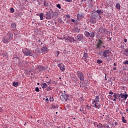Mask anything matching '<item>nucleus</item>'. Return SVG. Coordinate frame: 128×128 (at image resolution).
Returning <instances> with one entry per match:
<instances>
[{
  "label": "nucleus",
  "mask_w": 128,
  "mask_h": 128,
  "mask_svg": "<svg viewBox=\"0 0 128 128\" xmlns=\"http://www.w3.org/2000/svg\"><path fill=\"white\" fill-rule=\"evenodd\" d=\"M14 38V34L11 32H8L6 35H5L3 38H2V42L4 44H8Z\"/></svg>",
  "instance_id": "nucleus-1"
},
{
  "label": "nucleus",
  "mask_w": 128,
  "mask_h": 128,
  "mask_svg": "<svg viewBox=\"0 0 128 128\" xmlns=\"http://www.w3.org/2000/svg\"><path fill=\"white\" fill-rule=\"evenodd\" d=\"M100 102V96H96L94 100L92 101V104L93 105V108H100L102 106Z\"/></svg>",
  "instance_id": "nucleus-2"
},
{
  "label": "nucleus",
  "mask_w": 128,
  "mask_h": 128,
  "mask_svg": "<svg viewBox=\"0 0 128 128\" xmlns=\"http://www.w3.org/2000/svg\"><path fill=\"white\" fill-rule=\"evenodd\" d=\"M110 54H112V52L109 50H106L100 52V56L104 58H110Z\"/></svg>",
  "instance_id": "nucleus-3"
},
{
  "label": "nucleus",
  "mask_w": 128,
  "mask_h": 128,
  "mask_svg": "<svg viewBox=\"0 0 128 128\" xmlns=\"http://www.w3.org/2000/svg\"><path fill=\"white\" fill-rule=\"evenodd\" d=\"M22 52L24 56H32L34 54V52H32V50H28V48L22 49Z\"/></svg>",
  "instance_id": "nucleus-4"
},
{
  "label": "nucleus",
  "mask_w": 128,
  "mask_h": 128,
  "mask_svg": "<svg viewBox=\"0 0 128 128\" xmlns=\"http://www.w3.org/2000/svg\"><path fill=\"white\" fill-rule=\"evenodd\" d=\"M76 76L81 82H84V75L82 74V72L78 71L76 72Z\"/></svg>",
  "instance_id": "nucleus-5"
},
{
  "label": "nucleus",
  "mask_w": 128,
  "mask_h": 128,
  "mask_svg": "<svg viewBox=\"0 0 128 128\" xmlns=\"http://www.w3.org/2000/svg\"><path fill=\"white\" fill-rule=\"evenodd\" d=\"M76 40L78 42H84V34H78L76 37Z\"/></svg>",
  "instance_id": "nucleus-6"
},
{
  "label": "nucleus",
  "mask_w": 128,
  "mask_h": 128,
  "mask_svg": "<svg viewBox=\"0 0 128 128\" xmlns=\"http://www.w3.org/2000/svg\"><path fill=\"white\" fill-rule=\"evenodd\" d=\"M64 38L66 40V42H74V38L68 35H64Z\"/></svg>",
  "instance_id": "nucleus-7"
},
{
  "label": "nucleus",
  "mask_w": 128,
  "mask_h": 128,
  "mask_svg": "<svg viewBox=\"0 0 128 128\" xmlns=\"http://www.w3.org/2000/svg\"><path fill=\"white\" fill-rule=\"evenodd\" d=\"M124 94H121V98H119V100H120V102H122V100H126V98H128V94H126V92H124Z\"/></svg>",
  "instance_id": "nucleus-8"
},
{
  "label": "nucleus",
  "mask_w": 128,
  "mask_h": 128,
  "mask_svg": "<svg viewBox=\"0 0 128 128\" xmlns=\"http://www.w3.org/2000/svg\"><path fill=\"white\" fill-rule=\"evenodd\" d=\"M61 96H62V98L65 100L66 102H67V100H70V96L64 93H62Z\"/></svg>",
  "instance_id": "nucleus-9"
},
{
  "label": "nucleus",
  "mask_w": 128,
  "mask_h": 128,
  "mask_svg": "<svg viewBox=\"0 0 128 128\" xmlns=\"http://www.w3.org/2000/svg\"><path fill=\"white\" fill-rule=\"evenodd\" d=\"M58 67L62 72H64V70H66V66H64V64H59Z\"/></svg>",
  "instance_id": "nucleus-10"
},
{
  "label": "nucleus",
  "mask_w": 128,
  "mask_h": 128,
  "mask_svg": "<svg viewBox=\"0 0 128 128\" xmlns=\"http://www.w3.org/2000/svg\"><path fill=\"white\" fill-rule=\"evenodd\" d=\"M40 52H48V49L46 46H43L41 48Z\"/></svg>",
  "instance_id": "nucleus-11"
},
{
  "label": "nucleus",
  "mask_w": 128,
  "mask_h": 128,
  "mask_svg": "<svg viewBox=\"0 0 128 128\" xmlns=\"http://www.w3.org/2000/svg\"><path fill=\"white\" fill-rule=\"evenodd\" d=\"M102 41L100 40H98V42L97 44H96V48H100V46H102Z\"/></svg>",
  "instance_id": "nucleus-12"
},
{
  "label": "nucleus",
  "mask_w": 128,
  "mask_h": 128,
  "mask_svg": "<svg viewBox=\"0 0 128 128\" xmlns=\"http://www.w3.org/2000/svg\"><path fill=\"white\" fill-rule=\"evenodd\" d=\"M46 20H50V18H52V14L48 12L46 14Z\"/></svg>",
  "instance_id": "nucleus-13"
},
{
  "label": "nucleus",
  "mask_w": 128,
  "mask_h": 128,
  "mask_svg": "<svg viewBox=\"0 0 128 128\" xmlns=\"http://www.w3.org/2000/svg\"><path fill=\"white\" fill-rule=\"evenodd\" d=\"M98 32L100 34H104L106 32V28H100L98 29Z\"/></svg>",
  "instance_id": "nucleus-14"
},
{
  "label": "nucleus",
  "mask_w": 128,
  "mask_h": 128,
  "mask_svg": "<svg viewBox=\"0 0 128 128\" xmlns=\"http://www.w3.org/2000/svg\"><path fill=\"white\" fill-rule=\"evenodd\" d=\"M96 36V32L94 31H92V32L90 33V38H94Z\"/></svg>",
  "instance_id": "nucleus-15"
},
{
  "label": "nucleus",
  "mask_w": 128,
  "mask_h": 128,
  "mask_svg": "<svg viewBox=\"0 0 128 128\" xmlns=\"http://www.w3.org/2000/svg\"><path fill=\"white\" fill-rule=\"evenodd\" d=\"M42 88H46L48 87V84L46 83H42L40 84Z\"/></svg>",
  "instance_id": "nucleus-16"
},
{
  "label": "nucleus",
  "mask_w": 128,
  "mask_h": 128,
  "mask_svg": "<svg viewBox=\"0 0 128 128\" xmlns=\"http://www.w3.org/2000/svg\"><path fill=\"white\" fill-rule=\"evenodd\" d=\"M38 68L40 70H44L45 68L43 66H38Z\"/></svg>",
  "instance_id": "nucleus-17"
},
{
  "label": "nucleus",
  "mask_w": 128,
  "mask_h": 128,
  "mask_svg": "<svg viewBox=\"0 0 128 128\" xmlns=\"http://www.w3.org/2000/svg\"><path fill=\"white\" fill-rule=\"evenodd\" d=\"M11 28H13V30H16V25L15 23H12L11 24Z\"/></svg>",
  "instance_id": "nucleus-18"
},
{
  "label": "nucleus",
  "mask_w": 128,
  "mask_h": 128,
  "mask_svg": "<svg viewBox=\"0 0 128 128\" xmlns=\"http://www.w3.org/2000/svg\"><path fill=\"white\" fill-rule=\"evenodd\" d=\"M13 86H15L16 88V86H18V82H13L12 83Z\"/></svg>",
  "instance_id": "nucleus-19"
},
{
  "label": "nucleus",
  "mask_w": 128,
  "mask_h": 128,
  "mask_svg": "<svg viewBox=\"0 0 128 128\" xmlns=\"http://www.w3.org/2000/svg\"><path fill=\"white\" fill-rule=\"evenodd\" d=\"M39 16L40 17V20H44V14L42 13H40L39 14Z\"/></svg>",
  "instance_id": "nucleus-20"
},
{
  "label": "nucleus",
  "mask_w": 128,
  "mask_h": 128,
  "mask_svg": "<svg viewBox=\"0 0 128 128\" xmlns=\"http://www.w3.org/2000/svg\"><path fill=\"white\" fill-rule=\"evenodd\" d=\"M80 30L78 28H74V32H80Z\"/></svg>",
  "instance_id": "nucleus-21"
},
{
  "label": "nucleus",
  "mask_w": 128,
  "mask_h": 128,
  "mask_svg": "<svg viewBox=\"0 0 128 128\" xmlns=\"http://www.w3.org/2000/svg\"><path fill=\"white\" fill-rule=\"evenodd\" d=\"M90 32H88V31H86L85 32H84V36H88H88H90Z\"/></svg>",
  "instance_id": "nucleus-22"
},
{
  "label": "nucleus",
  "mask_w": 128,
  "mask_h": 128,
  "mask_svg": "<svg viewBox=\"0 0 128 128\" xmlns=\"http://www.w3.org/2000/svg\"><path fill=\"white\" fill-rule=\"evenodd\" d=\"M88 53L84 54L83 58H88Z\"/></svg>",
  "instance_id": "nucleus-23"
},
{
  "label": "nucleus",
  "mask_w": 128,
  "mask_h": 128,
  "mask_svg": "<svg viewBox=\"0 0 128 128\" xmlns=\"http://www.w3.org/2000/svg\"><path fill=\"white\" fill-rule=\"evenodd\" d=\"M124 54H125L126 56H128V48L125 49V52H124Z\"/></svg>",
  "instance_id": "nucleus-24"
},
{
  "label": "nucleus",
  "mask_w": 128,
  "mask_h": 128,
  "mask_svg": "<svg viewBox=\"0 0 128 128\" xmlns=\"http://www.w3.org/2000/svg\"><path fill=\"white\" fill-rule=\"evenodd\" d=\"M116 8L117 10H120V4H116Z\"/></svg>",
  "instance_id": "nucleus-25"
},
{
  "label": "nucleus",
  "mask_w": 128,
  "mask_h": 128,
  "mask_svg": "<svg viewBox=\"0 0 128 128\" xmlns=\"http://www.w3.org/2000/svg\"><path fill=\"white\" fill-rule=\"evenodd\" d=\"M122 122H124V124H126V120L124 119V116L122 117Z\"/></svg>",
  "instance_id": "nucleus-26"
},
{
  "label": "nucleus",
  "mask_w": 128,
  "mask_h": 128,
  "mask_svg": "<svg viewBox=\"0 0 128 128\" xmlns=\"http://www.w3.org/2000/svg\"><path fill=\"white\" fill-rule=\"evenodd\" d=\"M96 62L97 64H100L102 62V60H98L96 61Z\"/></svg>",
  "instance_id": "nucleus-27"
},
{
  "label": "nucleus",
  "mask_w": 128,
  "mask_h": 128,
  "mask_svg": "<svg viewBox=\"0 0 128 128\" xmlns=\"http://www.w3.org/2000/svg\"><path fill=\"white\" fill-rule=\"evenodd\" d=\"M35 90L36 92H40V88H38V87H36L35 88Z\"/></svg>",
  "instance_id": "nucleus-28"
},
{
  "label": "nucleus",
  "mask_w": 128,
  "mask_h": 128,
  "mask_svg": "<svg viewBox=\"0 0 128 128\" xmlns=\"http://www.w3.org/2000/svg\"><path fill=\"white\" fill-rule=\"evenodd\" d=\"M114 98L118 99V94H114L113 95Z\"/></svg>",
  "instance_id": "nucleus-29"
},
{
  "label": "nucleus",
  "mask_w": 128,
  "mask_h": 128,
  "mask_svg": "<svg viewBox=\"0 0 128 128\" xmlns=\"http://www.w3.org/2000/svg\"><path fill=\"white\" fill-rule=\"evenodd\" d=\"M46 90H48V92H49V90H52V88L48 87V88H47Z\"/></svg>",
  "instance_id": "nucleus-30"
},
{
  "label": "nucleus",
  "mask_w": 128,
  "mask_h": 128,
  "mask_svg": "<svg viewBox=\"0 0 128 128\" xmlns=\"http://www.w3.org/2000/svg\"><path fill=\"white\" fill-rule=\"evenodd\" d=\"M123 64H128V61L125 60L124 62H122Z\"/></svg>",
  "instance_id": "nucleus-31"
},
{
  "label": "nucleus",
  "mask_w": 128,
  "mask_h": 128,
  "mask_svg": "<svg viewBox=\"0 0 128 128\" xmlns=\"http://www.w3.org/2000/svg\"><path fill=\"white\" fill-rule=\"evenodd\" d=\"M104 128H110V126L108 124H104Z\"/></svg>",
  "instance_id": "nucleus-32"
},
{
  "label": "nucleus",
  "mask_w": 128,
  "mask_h": 128,
  "mask_svg": "<svg viewBox=\"0 0 128 128\" xmlns=\"http://www.w3.org/2000/svg\"><path fill=\"white\" fill-rule=\"evenodd\" d=\"M56 6H57V8H60V9L62 8V6H60V4H58L56 5Z\"/></svg>",
  "instance_id": "nucleus-33"
},
{
  "label": "nucleus",
  "mask_w": 128,
  "mask_h": 128,
  "mask_svg": "<svg viewBox=\"0 0 128 128\" xmlns=\"http://www.w3.org/2000/svg\"><path fill=\"white\" fill-rule=\"evenodd\" d=\"M64 0V2H72V0Z\"/></svg>",
  "instance_id": "nucleus-34"
},
{
  "label": "nucleus",
  "mask_w": 128,
  "mask_h": 128,
  "mask_svg": "<svg viewBox=\"0 0 128 128\" xmlns=\"http://www.w3.org/2000/svg\"><path fill=\"white\" fill-rule=\"evenodd\" d=\"M10 12H14V8H10Z\"/></svg>",
  "instance_id": "nucleus-35"
},
{
  "label": "nucleus",
  "mask_w": 128,
  "mask_h": 128,
  "mask_svg": "<svg viewBox=\"0 0 128 128\" xmlns=\"http://www.w3.org/2000/svg\"><path fill=\"white\" fill-rule=\"evenodd\" d=\"M96 12H97V14H100L102 12V10H96Z\"/></svg>",
  "instance_id": "nucleus-36"
},
{
  "label": "nucleus",
  "mask_w": 128,
  "mask_h": 128,
  "mask_svg": "<svg viewBox=\"0 0 128 128\" xmlns=\"http://www.w3.org/2000/svg\"><path fill=\"white\" fill-rule=\"evenodd\" d=\"M50 102H54V98L50 97Z\"/></svg>",
  "instance_id": "nucleus-37"
},
{
  "label": "nucleus",
  "mask_w": 128,
  "mask_h": 128,
  "mask_svg": "<svg viewBox=\"0 0 128 128\" xmlns=\"http://www.w3.org/2000/svg\"><path fill=\"white\" fill-rule=\"evenodd\" d=\"M58 22H62V20L60 18H58Z\"/></svg>",
  "instance_id": "nucleus-38"
},
{
  "label": "nucleus",
  "mask_w": 128,
  "mask_h": 128,
  "mask_svg": "<svg viewBox=\"0 0 128 128\" xmlns=\"http://www.w3.org/2000/svg\"><path fill=\"white\" fill-rule=\"evenodd\" d=\"M118 96V98H122V94H117V96Z\"/></svg>",
  "instance_id": "nucleus-39"
},
{
  "label": "nucleus",
  "mask_w": 128,
  "mask_h": 128,
  "mask_svg": "<svg viewBox=\"0 0 128 128\" xmlns=\"http://www.w3.org/2000/svg\"><path fill=\"white\" fill-rule=\"evenodd\" d=\"M58 108V106H52V108Z\"/></svg>",
  "instance_id": "nucleus-40"
},
{
  "label": "nucleus",
  "mask_w": 128,
  "mask_h": 128,
  "mask_svg": "<svg viewBox=\"0 0 128 128\" xmlns=\"http://www.w3.org/2000/svg\"><path fill=\"white\" fill-rule=\"evenodd\" d=\"M109 94H114V92H112V90H110V91L109 92Z\"/></svg>",
  "instance_id": "nucleus-41"
},
{
  "label": "nucleus",
  "mask_w": 128,
  "mask_h": 128,
  "mask_svg": "<svg viewBox=\"0 0 128 128\" xmlns=\"http://www.w3.org/2000/svg\"><path fill=\"white\" fill-rule=\"evenodd\" d=\"M66 18H70V14H67L66 15Z\"/></svg>",
  "instance_id": "nucleus-42"
},
{
  "label": "nucleus",
  "mask_w": 128,
  "mask_h": 128,
  "mask_svg": "<svg viewBox=\"0 0 128 128\" xmlns=\"http://www.w3.org/2000/svg\"><path fill=\"white\" fill-rule=\"evenodd\" d=\"M120 47H121V48H122V50H124V46L122 45L120 46Z\"/></svg>",
  "instance_id": "nucleus-43"
},
{
  "label": "nucleus",
  "mask_w": 128,
  "mask_h": 128,
  "mask_svg": "<svg viewBox=\"0 0 128 128\" xmlns=\"http://www.w3.org/2000/svg\"><path fill=\"white\" fill-rule=\"evenodd\" d=\"M44 6H48V4H46V1H44Z\"/></svg>",
  "instance_id": "nucleus-44"
},
{
  "label": "nucleus",
  "mask_w": 128,
  "mask_h": 128,
  "mask_svg": "<svg viewBox=\"0 0 128 128\" xmlns=\"http://www.w3.org/2000/svg\"><path fill=\"white\" fill-rule=\"evenodd\" d=\"M100 128H104V126H103L102 124H101L100 125Z\"/></svg>",
  "instance_id": "nucleus-45"
},
{
  "label": "nucleus",
  "mask_w": 128,
  "mask_h": 128,
  "mask_svg": "<svg viewBox=\"0 0 128 128\" xmlns=\"http://www.w3.org/2000/svg\"><path fill=\"white\" fill-rule=\"evenodd\" d=\"M124 42H128V40L124 39Z\"/></svg>",
  "instance_id": "nucleus-46"
},
{
  "label": "nucleus",
  "mask_w": 128,
  "mask_h": 128,
  "mask_svg": "<svg viewBox=\"0 0 128 128\" xmlns=\"http://www.w3.org/2000/svg\"><path fill=\"white\" fill-rule=\"evenodd\" d=\"M2 112V109L0 107V112Z\"/></svg>",
  "instance_id": "nucleus-47"
},
{
  "label": "nucleus",
  "mask_w": 128,
  "mask_h": 128,
  "mask_svg": "<svg viewBox=\"0 0 128 128\" xmlns=\"http://www.w3.org/2000/svg\"><path fill=\"white\" fill-rule=\"evenodd\" d=\"M118 122H114V125L115 126H116L117 124H118Z\"/></svg>",
  "instance_id": "nucleus-48"
},
{
  "label": "nucleus",
  "mask_w": 128,
  "mask_h": 128,
  "mask_svg": "<svg viewBox=\"0 0 128 128\" xmlns=\"http://www.w3.org/2000/svg\"><path fill=\"white\" fill-rule=\"evenodd\" d=\"M71 20H72V22H74V21H75L74 20L72 19Z\"/></svg>",
  "instance_id": "nucleus-49"
},
{
  "label": "nucleus",
  "mask_w": 128,
  "mask_h": 128,
  "mask_svg": "<svg viewBox=\"0 0 128 128\" xmlns=\"http://www.w3.org/2000/svg\"><path fill=\"white\" fill-rule=\"evenodd\" d=\"M116 70V68H113V70Z\"/></svg>",
  "instance_id": "nucleus-50"
},
{
  "label": "nucleus",
  "mask_w": 128,
  "mask_h": 128,
  "mask_svg": "<svg viewBox=\"0 0 128 128\" xmlns=\"http://www.w3.org/2000/svg\"><path fill=\"white\" fill-rule=\"evenodd\" d=\"M116 100L117 99H116V98H114V100H114V102H116Z\"/></svg>",
  "instance_id": "nucleus-51"
},
{
  "label": "nucleus",
  "mask_w": 128,
  "mask_h": 128,
  "mask_svg": "<svg viewBox=\"0 0 128 128\" xmlns=\"http://www.w3.org/2000/svg\"><path fill=\"white\" fill-rule=\"evenodd\" d=\"M46 102H48V98H46Z\"/></svg>",
  "instance_id": "nucleus-52"
},
{
  "label": "nucleus",
  "mask_w": 128,
  "mask_h": 128,
  "mask_svg": "<svg viewBox=\"0 0 128 128\" xmlns=\"http://www.w3.org/2000/svg\"><path fill=\"white\" fill-rule=\"evenodd\" d=\"M97 126L98 127V128H100V125H97Z\"/></svg>",
  "instance_id": "nucleus-53"
},
{
  "label": "nucleus",
  "mask_w": 128,
  "mask_h": 128,
  "mask_svg": "<svg viewBox=\"0 0 128 128\" xmlns=\"http://www.w3.org/2000/svg\"><path fill=\"white\" fill-rule=\"evenodd\" d=\"M126 111L128 112V108H126Z\"/></svg>",
  "instance_id": "nucleus-54"
},
{
  "label": "nucleus",
  "mask_w": 128,
  "mask_h": 128,
  "mask_svg": "<svg viewBox=\"0 0 128 128\" xmlns=\"http://www.w3.org/2000/svg\"><path fill=\"white\" fill-rule=\"evenodd\" d=\"M80 111L82 112V108H80Z\"/></svg>",
  "instance_id": "nucleus-55"
},
{
  "label": "nucleus",
  "mask_w": 128,
  "mask_h": 128,
  "mask_svg": "<svg viewBox=\"0 0 128 128\" xmlns=\"http://www.w3.org/2000/svg\"><path fill=\"white\" fill-rule=\"evenodd\" d=\"M81 100H84V97H80Z\"/></svg>",
  "instance_id": "nucleus-56"
},
{
  "label": "nucleus",
  "mask_w": 128,
  "mask_h": 128,
  "mask_svg": "<svg viewBox=\"0 0 128 128\" xmlns=\"http://www.w3.org/2000/svg\"><path fill=\"white\" fill-rule=\"evenodd\" d=\"M114 66H116V64L114 63Z\"/></svg>",
  "instance_id": "nucleus-57"
},
{
  "label": "nucleus",
  "mask_w": 128,
  "mask_h": 128,
  "mask_svg": "<svg viewBox=\"0 0 128 128\" xmlns=\"http://www.w3.org/2000/svg\"><path fill=\"white\" fill-rule=\"evenodd\" d=\"M38 42H40V40H38Z\"/></svg>",
  "instance_id": "nucleus-58"
},
{
  "label": "nucleus",
  "mask_w": 128,
  "mask_h": 128,
  "mask_svg": "<svg viewBox=\"0 0 128 128\" xmlns=\"http://www.w3.org/2000/svg\"><path fill=\"white\" fill-rule=\"evenodd\" d=\"M62 94H66V91H64V92H62Z\"/></svg>",
  "instance_id": "nucleus-59"
},
{
  "label": "nucleus",
  "mask_w": 128,
  "mask_h": 128,
  "mask_svg": "<svg viewBox=\"0 0 128 128\" xmlns=\"http://www.w3.org/2000/svg\"><path fill=\"white\" fill-rule=\"evenodd\" d=\"M120 114H122V112H120Z\"/></svg>",
  "instance_id": "nucleus-60"
},
{
  "label": "nucleus",
  "mask_w": 128,
  "mask_h": 128,
  "mask_svg": "<svg viewBox=\"0 0 128 128\" xmlns=\"http://www.w3.org/2000/svg\"><path fill=\"white\" fill-rule=\"evenodd\" d=\"M38 84V86H39V84H40V83H38V84Z\"/></svg>",
  "instance_id": "nucleus-61"
},
{
  "label": "nucleus",
  "mask_w": 128,
  "mask_h": 128,
  "mask_svg": "<svg viewBox=\"0 0 128 128\" xmlns=\"http://www.w3.org/2000/svg\"><path fill=\"white\" fill-rule=\"evenodd\" d=\"M41 45L42 46V42H41Z\"/></svg>",
  "instance_id": "nucleus-62"
},
{
  "label": "nucleus",
  "mask_w": 128,
  "mask_h": 128,
  "mask_svg": "<svg viewBox=\"0 0 128 128\" xmlns=\"http://www.w3.org/2000/svg\"><path fill=\"white\" fill-rule=\"evenodd\" d=\"M82 81H81V82H80V84H82Z\"/></svg>",
  "instance_id": "nucleus-63"
},
{
  "label": "nucleus",
  "mask_w": 128,
  "mask_h": 128,
  "mask_svg": "<svg viewBox=\"0 0 128 128\" xmlns=\"http://www.w3.org/2000/svg\"><path fill=\"white\" fill-rule=\"evenodd\" d=\"M56 114H58V112H56Z\"/></svg>",
  "instance_id": "nucleus-64"
}]
</instances>
